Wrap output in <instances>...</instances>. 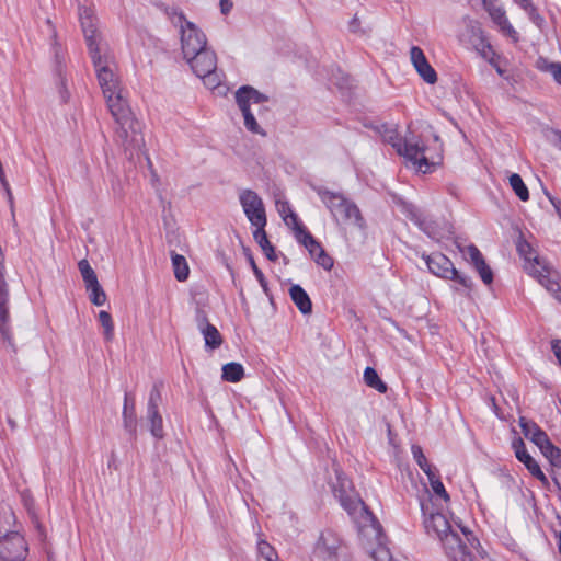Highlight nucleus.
Segmentation results:
<instances>
[{
    "label": "nucleus",
    "mask_w": 561,
    "mask_h": 561,
    "mask_svg": "<svg viewBox=\"0 0 561 561\" xmlns=\"http://www.w3.org/2000/svg\"><path fill=\"white\" fill-rule=\"evenodd\" d=\"M104 98L111 114L118 125L116 134L125 150L129 151L130 154L135 150H140L145 146L141 126L133 116L126 100L122 95V89L114 93L104 94Z\"/></svg>",
    "instance_id": "obj_1"
},
{
    "label": "nucleus",
    "mask_w": 561,
    "mask_h": 561,
    "mask_svg": "<svg viewBox=\"0 0 561 561\" xmlns=\"http://www.w3.org/2000/svg\"><path fill=\"white\" fill-rule=\"evenodd\" d=\"M339 497L342 506L357 519L359 535L369 543L378 545L371 553L373 558L376 561H392L390 551L381 545V526L365 503L359 499H348L343 495Z\"/></svg>",
    "instance_id": "obj_2"
},
{
    "label": "nucleus",
    "mask_w": 561,
    "mask_h": 561,
    "mask_svg": "<svg viewBox=\"0 0 561 561\" xmlns=\"http://www.w3.org/2000/svg\"><path fill=\"white\" fill-rule=\"evenodd\" d=\"M517 251L525 260V270L535 277L548 291H550L559 301H561V285L559 274L553 271L546 262L540 261L531 245L519 240Z\"/></svg>",
    "instance_id": "obj_3"
},
{
    "label": "nucleus",
    "mask_w": 561,
    "mask_h": 561,
    "mask_svg": "<svg viewBox=\"0 0 561 561\" xmlns=\"http://www.w3.org/2000/svg\"><path fill=\"white\" fill-rule=\"evenodd\" d=\"M236 102L244 118L245 128L253 133L265 136V131L257 124L254 114L261 116L267 111L264 103L268 98L250 85H243L236 92Z\"/></svg>",
    "instance_id": "obj_4"
},
{
    "label": "nucleus",
    "mask_w": 561,
    "mask_h": 561,
    "mask_svg": "<svg viewBox=\"0 0 561 561\" xmlns=\"http://www.w3.org/2000/svg\"><path fill=\"white\" fill-rule=\"evenodd\" d=\"M184 59L193 72L203 79L207 88L213 90L220 85L222 76L217 71V56L207 45L205 48L184 57Z\"/></svg>",
    "instance_id": "obj_5"
},
{
    "label": "nucleus",
    "mask_w": 561,
    "mask_h": 561,
    "mask_svg": "<svg viewBox=\"0 0 561 561\" xmlns=\"http://www.w3.org/2000/svg\"><path fill=\"white\" fill-rule=\"evenodd\" d=\"M322 203L330 210L336 221L359 225L363 221L358 207L345 198L341 193L324 187H314Z\"/></svg>",
    "instance_id": "obj_6"
},
{
    "label": "nucleus",
    "mask_w": 561,
    "mask_h": 561,
    "mask_svg": "<svg viewBox=\"0 0 561 561\" xmlns=\"http://www.w3.org/2000/svg\"><path fill=\"white\" fill-rule=\"evenodd\" d=\"M90 57L103 95L121 90L119 79L116 72L117 66L108 48L90 54Z\"/></svg>",
    "instance_id": "obj_7"
},
{
    "label": "nucleus",
    "mask_w": 561,
    "mask_h": 561,
    "mask_svg": "<svg viewBox=\"0 0 561 561\" xmlns=\"http://www.w3.org/2000/svg\"><path fill=\"white\" fill-rule=\"evenodd\" d=\"M426 147L423 144L420 136L413 134L408 128L403 141L401 145H398L397 153L403 157L407 161L411 162V164L422 173L432 172L434 167L438 162L431 161L425 156Z\"/></svg>",
    "instance_id": "obj_8"
},
{
    "label": "nucleus",
    "mask_w": 561,
    "mask_h": 561,
    "mask_svg": "<svg viewBox=\"0 0 561 561\" xmlns=\"http://www.w3.org/2000/svg\"><path fill=\"white\" fill-rule=\"evenodd\" d=\"M170 19L172 24L179 28L184 57L205 48L207 45L206 35L197 25L187 21L182 12H173Z\"/></svg>",
    "instance_id": "obj_9"
},
{
    "label": "nucleus",
    "mask_w": 561,
    "mask_h": 561,
    "mask_svg": "<svg viewBox=\"0 0 561 561\" xmlns=\"http://www.w3.org/2000/svg\"><path fill=\"white\" fill-rule=\"evenodd\" d=\"M428 270L436 276L445 279L454 280L466 289L472 288V280L469 276L459 273L453 262L443 253L423 254Z\"/></svg>",
    "instance_id": "obj_10"
},
{
    "label": "nucleus",
    "mask_w": 561,
    "mask_h": 561,
    "mask_svg": "<svg viewBox=\"0 0 561 561\" xmlns=\"http://www.w3.org/2000/svg\"><path fill=\"white\" fill-rule=\"evenodd\" d=\"M291 222L297 241L308 250L309 254L318 265L323 267L325 271H330L333 267V259L324 251L322 245L311 236V233L307 231L306 228L299 222L296 214H291Z\"/></svg>",
    "instance_id": "obj_11"
},
{
    "label": "nucleus",
    "mask_w": 561,
    "mask_h": 561,
    "mask_svg": "<svg viewBox=\"0 0 561 561\" xmlns=\"http://www.w3.org/2000/svg\"><path fill=\"white\" fill-rule=\"evenodd\" d=\"M239 201L252 226H266V213L262 198L252 190H243L239 194Z\"/></svg>",
    "instance_id": "obj_12"
},
{
    "label": "nucleus",
    "mask_w": 561,
    "mask_h": 561,
    "mask_svg": "<svg viewBox=\"0 0 561 561\" xmlns=\"http://www.w3.org/2000/svg\"><path fill=\"white\" fill-rule=\"evenodd\" d=\"M27 552V543L20 533L10 531L0 538V561H25Z\"/></svg>",
    "instance_id": "obj_13"
},
{
    "label": "nucleus",
    "mask_w": 561,
    "mask_h": 561,
    "mask_svg": "<svg viewBox=\"0 0 561 561\" xmlns=\"http://www.w3.org/2000/svg\"><path fill=\"white\" fill-rule=\"evenodd\" d=\"M79 18L88 45L89 54H93L107 48V46L103 44L101 35L98 31V19L95 18L93 10L85 7L80 8Z\"/></svg>",
    "instance_id": "obj_14"
},
{
    "label": "nucleus",
    "mask_w": 561,
    "mask_h": 561,
    "mask_svg": "<svg viewBox=\"0 0 561 561\" xmlns=\"http://www.w3.org/2000/svg\"><path fill=\"white\" fill-rule=\"evenodd\" d=\"M161 402V391L156 383L150 390L147 403V420L150 424V433L154 438L161 439L164 436L163 421L158 407Z\"/></svg>",
    "instance_id": "obj_15"
},
{
    "label": "nucleus",
    "mask_w": 561,
    "mask_h": 561,
    "mask_svg": "<svg viewBox=\"0 0 561 561\" xmlns=\"http://www.w3.org/2000/svg\"><path fill=\"white\" fill-rule=\"evenodd\" d=\"M431 506L432 504L430 503H421L424 515V527L427 535L439 539L451 529V526L444 514L434 512Z\"/></svg>",
    "instance_id": "obj_16"
},
{
    "label": "nucleus",
    "mask_w": 561,
    "mask_h": 561,
    "mask_svg": "<svg viewBox=\"0 0 561 561\" xmlns=\"http://www.w3.org/2000/svg\"><path fill=\"white\" fill-rule=\"evenodd\" d=\"M195 321L199 332L204 336L205 346L210 350L218 348L222 344V337L217 328L209 323L205 311L197 310Z\"/></svg>",
    "instance_id": "obj_17"
},
{
    "label": "nucleus",
    "mask_w": 561,
    "mask_h": 561,
    "mask_svg": "<svg viewBox=\"0 0 561 561\" xmlns=\"http://www.w3.org/2000/svg\"><path fill=\"white\" fill-rule=\"evenodd\" d=\"M410 59L419 76L428 84L437 81L435 69L427 61L423 50L419 46H412L410 49Z\"/></svg>",
    "instance_id": "obj_18"
},
{
    "label": "nucleus",
    "mask_w": 561,
    "mask_h": 561,
    "mask_svg": "<svg viewBox=\"0 0 561 561\" xmlns=\"http://www.w3.org/2000/svg\"><path fill=\"white\" fill-rule=\"evenodd\" d=\"M513 448L515 450L516 458L522 463H524V466L531 473V476L538 479L543 484H548V479L546 474L541 470L538 462L528 454L522 438H517L513 442Z\"/></svg>",
    "instance_id": "obj_19"
},
{
    "label": "nucleus",
    "mask_w": 561,
    "mask_h": 561,
    "mask_svg": "<svg viewBox=\"0 0 561 561\" xmlns=\"http://www.w3.org/2000/svg\"><path fill=\"white\" fill-rule=\"evenodd\" d=\"M446 554L454 561L465 560L469 554L468 548L459 535L451 529L439 538Z\"/></svg>",
    "instance_id": "obj_20"
},
{
    "label": "nucleus",
    "mask_w": 561,
    "mask_h": 561,
    "mask_svg": "<svg viewBox=\"0 0 561 561\" xmlns=\"http://www.w3.org/2000/svg\"><path fill=\"white\" fill-rule=\"evenodd\" d=\"M483 8L488 11L492 21L499 26L500 31L505 35L513 38L515 42L518 39L517 32L510 23L505 10L489 0H483Z\"/></svg>",
    "instance_id": "obj_21"
},
{
    "label": "nucleus",
    "mask_w": 561,
    "mask_h": 561,
    "mask_svg": "<svg viewBox=\"0 0 561 561\" xmlns=\"http://www.w3.org/2000/svg\"><path fill=\"white\" fill-rule=\"evenodd\" d=\"M519 426L526 438L530 439L540 450L550 443L546 432H543L535 422L526 417H519Z\"/></svg>",
    "instance_id": "obj_22"
},
{
    "label": "nucleus",
    "mask_w": 561,
    "mask_h": 561,
    "mask_svg": "<svg viewBox=\"0 0 561 561\" xmlns=\"http://www.w3.org/2000/svg\"><path fill=\"white\" fill-rule=\"evenodd\" d=\"M289 296L293 302L302 314H309L312 311V302L306 290L298 284H294L289 288Z\"/></svg>",
    "instance_id": "obj_23"
},
{
    "label": "nucleus",
    "mask_w": 561,
    "mask_h": 561,
    "mask_svg": "<svg viewBox=\"0 0 561 561\" xmlns=\"http://www.w3.org/2000/svg\"><path fill=\"white\" fill-rule=\"evenodd\" d=\"M407 215L424 233L432 239H437V233L432 221H428L423 214L413 206L407 207Z\"/></svg>",
    "instance_id": "obj_24"
},
{
    "label": "nucleus",
    "mask_w": 561,
    "mask_h": 561,
    "mask_svg": "<svg viewBox=\"0 0 561 561\" xmlns=\"http://www.w3.org/2000/svg\"><path fill=\"white\" fill-rule=\"evenodd\" d=\"M376 129L381 135L382 139L398 151V145H401L403 141V137L399 134L398 125L385 123Z\"/></svg>",
    "instance_id": "obj_25"
},
{
    "label": "nucleus",
    "mask_w": 561,
    "mask_h": 561,
    "mask_svg": "<svg viewBox=\"0 0 561 561\" xmlns=\"http://www.w3.org/2000/svg\"><path fill=\"white\" fill-rule=\"evenodd\" d=\"M536 68L541 72H548L554 81L561 84V62H553L547 58L539 57L536 61Z\"/></svg>",
    "instance_id": "obj_26"
},
{
    "label": "nucleus",
    "mask_w": 561,
    "mask_h": 561,
    "mask_svg": "<svg viewBox=\"0 0 561 561\" xmlns=\"http://www.w3.org/2000/svg\"><path fill=\"white\" fill-rule=\"evenodd\" d=\"M123 425L125 431L133 437L137 434V416L135 411V402L130 403V408L123 407Z\"/></svg>",
    "instance_id": "obj_27"
},
{
    "label": "nucleus",
    "mask_w": 561,
    "mask_h": 561,
    "mask_svg": "<svg viewBox=\"0 0 561 561\" xmlns=\"http://www.w3.org/2000/svg\"><path fill=\"white\" fill-rule=\"evenodd\" d=\"M336 549L320 540L313 551L311 561H335Z\"/></svg>",
    "instance_id": "obj_28"
},
{
    "label": "nucleus",
    "mask_w": 561,
    "mask_h": 561,
    "mask_svg": "<svg viewBox=\"0 0 561 561\" xmlns=\"http://www.w3.org/2000/svg\"><path fill=\"white\" fill-rule=\"evenodd\" d=\"M171 259H172V265H173L175 278L179 282L186 280L188 277L190 270H188V265H187L185 257L175 252H172Z\"/></svg>",
    "instance_id": "obj_29"
},
{
    "label": "nucleus",
    "mask_w": 561,
    "mask_h": 561,
    "mask_svg": "<svg viewBox=\"0 0 561 561\" xmlns=\"http://www.w3.org/2000/svg\"><path fill=\"white\" fill-rule=\"evenodd\" d=\"M244 376L243 366L239 363L231 362L222 366V379L229 382H238Z\"/></svg>",
    "instance_id": "obj_30"
},
{
    "label": "nucleus",
    "mask_w": 561,
    "mask_h": 561,
    "mask_svg": "<svg viewBox=\"0 0 561 561\" xmlns=\"http://www.w3.org/2000/svg\"><path fill=\"white\" fill-rule=\"evenodd\" d=\"M364 381L368 387L380 393H385L387 391V385L379 378L377 371L373 367L365 368Z\"/></svg>",
    "instance_id": "obj_31"
},
{
    "label": "nucleus",
    "mask_w": 561,
    "mask_h": 561,
    "mask_svg": "<svg viewBox=\"0 0 561 561\" xmlns=\"http://www.w3.org/2000/svg\"><path fill=\"white\" fill-rule=\"evenodd\" d=\"M510 185L520 201L529 199V192L519 174L513 173L508 178Z\"/></svg>",
    "instance_id": "obj_32"
},
{
    "label": "nucleus",
    "mask_w": 561,
    "mask_h": 561,
    "mask_svg": "<svg viewBox=\"0 0 561 561\" xmlns=\"http://www.w3.org/2000/svg\"><path fill=\"white\" fill-rule=\"evenodd\" d=\"M89 291V298L95 306H103L106 301V295L99 282L85 286Z\"/></svg>",
    "instance_id": "obj_33"
},
{
    "label": "nucleus",
    "mask_w": 561,
    "mask_h": 561,
    "mask_svg": "<svg viewBox=\"0 0 561 561\" xmlns=\"http://www.w3.org/2000/svg\"><path fill=\"white\" fill-rule=\"evenodd\" d=\"M99 321L104 330V337L106 341H112L114 336V324L111 314L102 310L99 312Z\"/></svg>",
    "instance_id": "obj_34"
},
{
    "label": "nucleus",
    "mask_w": 561,
    "mask_h": 561,
    "mask_svg": "<svg viewBox=\"0 0 561 561\" xmlns=\"http://www.w3.org/2000/svg\"><path fill=\"white\" fill-rule=\"evenodd\" d=\"M78 267H79V271L81 273V276L83 278L85 286H89L91 284H94L95 282H99L94 270L91 267V265L89 264V262L87 260H81L78 263Z\"/></svg>",
    "instance_id": "obj_35"
},
{
    "label": "nucleus",
    "mask_w": 561,
    "mask_h": 561,
    "mask_svg": "<svg viewBox=\"0 0 561 561\" xmlns=\"http://www.w3.org/2000/svg\"><path fill=\"white\" fill-rule=\"evenodd\" d=\"M542 455L550 461L553 467L561 468V449L556 447L551 442L541 450Z\"/></svg>",
    "instance_id": "obj_36"
},
{
    "label": "nucleus",
    "mask_w": 561,
    "mask_h": 561,
    "mask_svg": "<svg viewBox=\"0 0 561 561\" xmlns=\"http://www.w3.org/2000/svg\"><path fill=\"white\" fill-rule=\"evenodd\" d=\"M461 252L473 266L484 260L480 250L473 244L467 245L461 250Z\"/></svg>",
    "instance_id": "obj_37"
},
{
    "label": "nucleus",
    "mask_w": 561,
    "mask_h": 561,
    "mask_svg": "<svg viewBox=\"0 0 561 561\" xmlns=\"http://www.w3.org/2000/svg\"><path fill=\"white\" fill-rule=\"evenodd\" d=\"M260 557L265 561H278V556L274 548L266 541H260L257 545Z\"/></svg>",
    "instance_id": "obj_38"
},
{
    "label": "nucleus",
    "mask_w": 561,
    "mask_h": 561,
    "mask_svg": "<svg viewBox=\"0 0 561 561\" xmlns=\"http://www.w3.org/2000/svg\"><path fill=\"white\" fill-rule=\"evenodd\" d=\"M476 271L479 273L482 282L485 285H490L493 282V272L490 266L485 263V261H480L478 265L473 266Z\"/></svg>",
    "instance_id": "obj_39"
},
{
    "label": "nucleus",
    "mask_w": 561,
    "mask_h": 561,
    "mask_svg": "<svg viewBox=\"0 0 561 561\" xmlns=\"http://www.w3.org/2000/svg\"><path fill=\"white\" fill-rule=\"evenodd\" d=\"M253 238L256 243L261 247L262 251L265 249H270L271 242L267 239V234L265 231V226H257L253 231Z\"/></svg>",
    "instance_id": "obj_40"
},
{
    "label": "nucleus",
    "mask_w": 561,
    "mask_h": 561,
    "mask_svg": "<svg viewBox=\"0 0 561 561\" xmlns=\"http://www.w3.org/2000/svg\"><path fill=\"white\" fill-rule=\"evenodd\" d=\"M514 2L527 12L531 21L537 22L541 19L531 0H514Z\"/></svg>",
    "instance_id": "obj_41"
},
{
    "label": "nucleus",
    "mask_w": 561,
    "mask_h": 561,
    "mask_svg": "<svg viewBox=\"0 0 561 561\" xmlns=\"http://www.w3.org/2000/svg\"><path fill=\"white\" fill-rule=\"evenodd\" d=\"M53 49H54L55 61H56V72L60 77L61 84H64V78L61 77L62 65H64V61H65L62 49H61L60 45L58 43H56V42L53 45Z\"/></svg>",
    "instance_id": "obj_42"
},
{
    "label": "nucleus",
    "mask_w": 561,
    "mask_h": 561,
    "mask_svg": "<svg viewBox=\"0 0 561 561\" xmlns=\"http://www.w3.org/2000/svg\"><path fill=\"white\" fill-rule=\"evenodd\" d=\"M430 484H431V488H432L434 494H436L438 497H440L445 502L449 501V495H448L447 491L445 490V486H444L443 482L440 481L439 477L432 479V481H430Z\"/></svg>",
    "instance_id": "obj_43"
},
{
    "label": "nucleus",
    "mask_w": 561,
    "mask_h": 561,
    "mask_svg": "<svg viewBox=\"0 0 561 561\" xmlns=\"http://www.w3.org/2000/svg\"><path fill=\"white\" fill-rule=\"evenodd\" d=\"M249 261H250V265L253 270V273L256 277V279L259 280L261 287L263 288L264 291H267V282L265 279V276L264 274L262 273V271L257 267L254 259L250 255L249 256Z\"/></svg>",
    "instance_id": "obj_44"
},
{
    "label": "nucleus",
    "mask_w": 561,
    "mask_h": 561,
    "mask_svg": "<svg viewBox=\"0 0 561 561\" xmlns=\"http://www.w3.org/2000/svg\"><path fill=\"white\" fill-rule=\"evenodd\" d=\"M412 454H413V458L414 460L416 461V463L419 465L420 468H424L426 467V465L428 463L425 455L423 454V450L420 446H416V445H413L412 446Z\"/></svg>",
    "instance_id": "obj_45"
},
{
    "label": "nucleus",
    "mask_w": 561,
    "mask_h": 561,
    "mask_svg": "<svg viewBox=\"0 0 561 561\" xmlns=\"http://www.w3.org/2000/svg\"><path fill=\"white\" fill-rule=\"evenodd\" d=\"M233 7L232 0H220V11L222 14H228Z\"/></svg>",
    "instance_id": "obj_46"
},
{
    "label": "nucleus",
    "mask_w": 561,
    "mask_h": 561,
    "mask_svg": "<svg viewBox=\"0 0 561 561\" xmlns=\"http://www.w3.org/2000/svg\"><path fill=\"white\" fill-rule=\"evenodd\" d=\"M552 351L556 355V357L558 358L560 365H561V340H556L552 342Z\"/></svg>",
    "instance_id": "obj_47"
},
{
    "label": "nucleus",
    "mask_w": 561,
    "mask_h": 561,
    "mask_svg": "<svg viewBox=\"0 0 561 561\" xmlns=\"http://www.w3.org/2000/svg\"><path fill=\"white\" fill-rule=\"evenodd\" d=\"M469 23H470V25L472 27L473 34L477 35L478 37L482 38L483 31H482L480 24L478 22L473 21V20H469Z\"/></svg>",
    "instance_id": "obj_48"
},
{
    "label": "nucleus",
    "mask_w": 561,
    "mask_h": 561,
    "mask_svg": "<svg viewBox=\"0 0 561 561\" xmlns=\"http://www.w3.org/2000/svg\"><path fill=\"white\" fill-rule=\"evenodd\" d=\"M423 472L427 476L428 481H432V479L438 478L439 476L436 474V472L433 470L432 466L430 463L426 465V467L421 468Z\"/></svg>",
    "instance_id": "obj_49"
},
{
    "label": "nucleus",
    "mask_w": 561,
    "mask_h": 561,
    "mask_svg": "<svg viewBox=\"0 0 561 561\" xmlns=\"http://www.w3.org/2000/svg\"><path fill=\"white\" fill-rule=\"evenodd\" d=\"M263 252L270 261L274 262L277 260V255L275 254V249L273 245H270V249H265Z\"/></svg>",
    "instance_id": "obj_50"
},
{
    "label": "nucleus",
    "mask_w": 561,
    "mask_h": 561,
    "mask_svg": "<svg viewBox=\"0 0 561 561\" xmlns=\"http://www.w3.org/2000/svg\"><path fill=\"white\" fill-rule=\"evenodd\" d=\"M278 210H279V213H280L282 215H284V214H285V211H286V210H288V211L290 213V214H289V217H290V218H291V214H294V213L290 210V208H289V206H288V204H287V203H284V204L278 208Z\"/></svg>",
    "instance_id": "obj_51"
},
{
    "label": "nucleus",
    "mask_w": 561,
    "mask_h": 561,
    "mask_svg": "<svg viewBox=\"0 0 561 561\" xmlns=\"http://www.w3.org/2000/svg\"><path fill=\"white\" fill-rule=\"evenodd\" d=\"M131 402H134V399L130 398L128 393H125L124 407L130 408Z\"/></svg>",
    "instance_id": "obj_52"
},
{
    "label": "nucleus",
    "mask_w": 561,
    "mask_h": 561,
    "mask_svg": "<svg viewBox=\"0 0 561 561\" xmlns=\"http://www.w3.org/2000/svg\"><path fill=\"white\" fill-rule=\"evenodd\" d=\"M8 423H9V425H10V427H11L12 430H14V428H15L16 424H15V422H14L12 419H10V417H9V419H8Z\"/></svg>",
    "instance_id": "obj_53"
},
{
    "label": "nucleus",
    "mask_w": 561,
    "mask_h": 561,
    "mask_svg": "<svg viewBox=\"0 0 561 561\" xmlns=\"http://www.w3.org/2000/svg\"><path fill=\"white\" fill-rule=\"evenodd\" d=\"M556 135L558 136V141H559V148L561 149V131L557 130L556 131Z\"/></svg>",
    "instance_id": "obj_54"
},
{
    "label": "nucleus",
    "mask_w": 561,
    "mask_h": 561,
    "mask_svg": "<svg viewBox=\"0 0 561 561\" xmlns=\"http://www.w3.org/2000/svg\"><path fill=\"white\" fill-rule=\"evenodd\" d=\"M463 534L466 535L467 537V541H470L471 545H473V542L471 541V539L469 538V535H471V533H467L466 529H462Z\"/></svg>",
    "instance_id": "obj_55"
},
{
    "label": "nucleus",
    "mask_w": 561,
    "mask_h": 561,
    "mask_svg": "<svg viewBox=\"0 0 561 561\" xmlns=\"http://www.w3.org/2000/svg\"><path fill=\"white\" fill-rule=\"evenodd\" d=\"M153 182H158V178L156 174H153V179H152Z\"/></svg>",
    "instance_id": "obj_56"
}]
</instances>
